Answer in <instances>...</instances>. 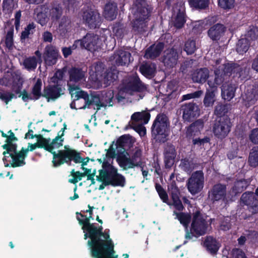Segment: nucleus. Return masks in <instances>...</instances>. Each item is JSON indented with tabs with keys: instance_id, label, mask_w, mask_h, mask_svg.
Instances as JSON below:
<instances>
[{
	"instance_id": "36",
	"label": "nucleus",
	"mask_w": 258,
	"mask_h": 258,
	"mask_svg": "<svg viewBox=\"0 0 258 258\" xmlns=\"http://www.w3.org/2000/svg\"><path fill=\"white\" fill-rule=\"evenodd\" d=\"M224 32L223 25L217 24L212 27L208 31V35L212 40L219 39L221 34Z\"/></svg>"
},
{
	"instance_id": "52",
	"label": "nucleus",
	"mask_w": 258,
	"mask_h": 258,
	"mask_svg": "<svg viewBox=\"0 0 258 258\" xmlns=\"http://www.w3.org/2000/svg\"><path fill=\"white\" fill-rule=\"evenodd\" d=\"M197 49L195 40L189 39L185 42L184 45V50L187 54L193 53Z\"/></svg>"
},
{
	"instance_id": "15",
	"label": "nucleus",
	"mask_w": 258,
	"mask_h": 258,
	"mask_svg": "<svg viewBox=\"0 0 258 258\" xmlns=\"http://www.w3.org/2000/svg\"><path fill=\"white\" fill-rule=\"evenodd\" d=\"M225 72H226V70L225 69L224 64L215 70V77L214 78L211 77L208 81V84L210 88L213 89H216L227 79V76L229 75L227 74L225 75Z\"/></svg>"
},
{
	"instance_id": "33",
	"label": "nucleus",
	"mask_w": 258,
	"mask_h": 258,
	"mask_svg": "<svg viewBox=\"0 0 258 258\" xmlns=\"http://www.w3.org/2000/svg\"><path fill=\"white\" fill-rule=\"evenodd\" d=\"M69 90L72 98L75 101L78 100L80 98H83L85 102L88 94L84 91L81 90L79 88L75 87L68 84Z\"/></svg>"
},
{
	"instance_id": "47",
	"label": "nucleus",
	"mask_w": 258,
	"mask_h": 258,
	"mask_svg": "<svg viewBox=\"0 0 258 258\" xmlns=\"http://www.w3.org/2000/svg\"><path fill=\"white\" fill-rule=\"evenodd\" d=\"M190 6L197 9H205L209 4V0H188Z\"/></svg>"
},
{
	"instance_id": "5",
	"label": "nucleus",
	"mask_w": 258,
	"mask_h": 258,
	"mask_svg": "<svg viewBox=\"0 0 258 258\" xmlns=\"http://www.w3.org/2000/svg\"><path fill=\"white\" fill-rule=\"evenodd\" d=\"M147 87L143 84L136 75H133L124 80L121 87L122 92L130 95L146 91Z\"/></svg>"
},
{
	"instance_id": "39",
	"label": "nucleus",
	"mask_w": 258,
	"mask_h": 258,
	"mask_svg": "<svg viewBox=\"0 0 258 258\" xmlns=\"http://www.w3.org/2000/svg\"><path fill=\"white\" fill-rule=\"evenodd\" d=\"M141 73L146 77H152L156 71L155 64L152 63H146L140 67Z\"/></svg>"
},
{
	"instance_id": "41",
	"label": "nucleus",
	"mask_w": 258,
	"mask_h": 258,
	"mask_svg": "<svg viewBox=\"0 0 258 258\" xmlns=\"http://www.w3.org/2000/svg\"><path fill=\"white\" fill-rule=\"evenodd\" d=\"M114 94L112 90H109L102 95L101 105L100 106L105 107L112 106L113 105Z\"/></svg>"
},
{
	"instance_id": "25",
	"label": "nucleus",
	"mask_w": 258,
	"mask_h": 258,
	"mask_svg": "<svg viewBox=\"0 0 258 258\" xmlns=\"http://www.w3.org/2000/svg\"><path fill=\"white\" fill-rule=\"evenodd\" d=\"M209 77V72L207 68L197 69L191 74V79L194 82L198 83H205Z\"/></svg>"
},
{
	"instance_id": "10",
	"label": "nucleus",
	"mask_w": 258,
	"mask_h": 258,
	"mask_svg": "<svg viewBox=\"0 0 258 258\" xmlns=\"http://www.w3.org/2000/svg\"><path fill=\"white\" fill-rule=\"evenodd\" d=\"M204 176L202 171L194 172L187 182V188L192 195H196L201 191L204 187Z\"/></svg>"
},
{
	"instance_id": "35",
	"label": "nucleus",
	"mask_w": 258,
	"mask_h": 258,
	"mask_svg": "<svg viewBox=\"0 0 258 258\" xmlns=\"http://www.w3.org/2000/svg\"><path fill=\"white\" fill-rule=\"evenodd\" d=\"M101 99H100L97 95H91L90 96L87 95L85 105L80 107V108L85 109L86 108H89L90 105L95 104L96 106V109L99 110L101 107H103L101 105Z\"/></svg>"
},
{
	"instance_id": "26",
	"label": "nucleus",
	"mask_w": 258,
	"mask_h": 258,
	"mask_svg": "<svg viewBox=\"0 0 258 258\" xmlns=\"http://www.w3.org/2000/svg\"><path fill=\"white\" fill-rule=\"evenodd\" d=\"M225 66V69L226 72H225V75L227 74L229 76L232 73L235 74L236 76L242 77L246 72V68L241 67L237 64H224Z\"/></svg>"
},
{
	"instance_id": "42",
	"label": "nucleus",
	"mask_w": 258,
	"mask_h": 258,
	"mask_svg": "<svg viewBox=\"0 0 258 258\" xmlns=\"http://www.w3.org/2000/svg\"><path fill=\"white\" fill-rule=\"evenodd\" d=\"M171 198L173 201L172 205L174 206L175 208L178 211H182L183 206L179 198L178 190L174 188L171 191Z\"/></svg>"
},
{
	"instance_id": "4",
	"label": "nucleus",
	"mask_w": 258,
	"mask_h": 258,
	"mask_svg": "<svg viewBox=\"0 0 258 258\" xmlns=\"http://www.w3.org/2000/svg\"><path fill=\"white\" fill-rule=\"evenodd\" d=\"M169 125V122L166 115L161 114L157 115L152 125V132L156 140L160 142H165Z\"/></svg>"
},
{
	"instance_id": "50",
	"label": "nucleus",
	"mask_w": 258,
	"mask_h": 258,
	"mask_svg": "<svg viewBox=\"0 0 258 258\" xmlns=\"http://www.w3.org/2000/svg\"><path fill=\"white\" fill-rule=\"evenodd\" d=\"M35 26L34 23L29 24L21 33V39L24 40L32 34L35 31Z\"/></svg>"
},
{
	"instance_id": "34",
	"label": "nucleus",
	"mask_w": 258,
	"mask_h": 258,
	"mask_svg": "<svg viewBox=\"0 0 258 258\" xmlns=\"http://www.w3.org/2000/svg\"><path fill=\"white\" fill-rule=\"evenodd\" d=\"M204 245L211 253L215 254L220 247V244L212 237L208 236L204 242Z\"/></svg>"
},
{
	"instance_id": "55",
	"label": "nucleus",
	"mask_w": 258,
	"mask_h": 258,
	"mask_svg": "<svg viewBox=\"0 0 258 258\" xmlns=\"http://www.w3.org/2000/svg\"><path fill=\"white\" fill-rule=\"evenodd\" d=\"M247 186L246 182L245 180H239L235 183L234 186L233 187V191L236 194L239 192H242Z\"/></svg>"
},
{
	"instance_id": "14",
	"label": "nucleus",
	"mask_w": 258,
	"mask_h": 258,
	"mask_svg": "<svg viewBox=\"0 0 258 258\" xmlns=\"http://www.w3.org/2000/svg\"><path fill=\"white\" fill-rule=\"evenodd\" d=\"M64 90L59 85L49 84L44 88L42 97L46 98L47 101H54L64 94Z\"/></svg>"
},
{
	"instance_id": "49",
	"label": "nucleus",
	"mask_w": 258,
	"mask_h": 258,
	"mask_svg": "<svg viewBox=\"0 0 258 258\" xmlns=\"http://www.w3.org/2000/svg\"><path fill=\"white\" fill-rule=\"evenodd\" d=\"M91 172V170H88L85 171L84 173H81L79 171H75V170H72L71 171V175L73 178L69 179V182L73 183H77L79 180H80L82 177L86 175L88 173Z\"/></svg>"
},
{
	"instance_id": "48",
	"label": "nucleus",
	"mask_w": 258,
	"mask_h": 258,
	"mask_svg": "<svg viewBox=\"0 0 258 258\" xmlns=\"http://www.w3.org/2000/svg\"><path fill=\"white\" fill-rule=\"evenodd\" d=\"M37 64V59L35 56L26 58L23 61L24 67L29 71L35 69Z\"/></svg>"
},
{
	"instance_id": "56",
	"label": "nucleus",
	"mask_w": 258,
	"mask_h": 258,
	"mask_svg": "<svg viewBox=\"0 0 258 258\" xmlns=\"http://www.w3.org/2000/svg\"><path fill=\"white\" fill-rule=\"evenodd\" d=\"M155 187L157 191L158 192L160 198L162 200L163 202L167 203L169 205H170V204L168 203L167 194L162 187V186L159 184L156 183Z\"/></svg>"
},
{
	"instance_id": "11",
	"label": "nucleus",
	"mask_w": 258,
	"mask_h": 258,
	"mask_svg": "<svg viewBox=\"0 0 258 258\" xmlns=\"http://www.w3.org/2000/svg\"><path fill=\"white\" fill-rule=\"evenodd\" d=\"M8 136L6 140V144L3 145V148L6 151L3 152L4 157L3 160L9 162L10 160H13V157H15L17 152V146L13 143V141H16L17 139L15 137L14 134L11 130L8 132Z\"/></svg>"
},
{
	"instance_id": "43",
	"label": "nucleus",
	"mask_w": 258,
	"mask_h": 258,
	"mask_svg": "<svg viewBox=\"0 0 258 258\" xmlns=\"http://www.w3.org/2000/svg\"><path fill=\"white\" fill-rule=\"evenodd\" d=\"M42 81L40 79H38L32 89V95L34 100L38 99L42 96L41 93Z\"/></svg>"
},
{
	"instance_id": "45",
	"label": "nucleus",
	"mask_w": 258,
	"mask_h": 258,
	"mask_svg": "<svg viewBox=\"0 0 258 258\" xmlns=\"http://www.w3.org/2000/svg\"><path fill=\"white\" fill-rule=\"evenodd\" d=\"M258 38V28L256 26H250L245 35V39L250 43L251 41L256 40Z\"/></svg>"
},
{
	"instance_id": "6",
	"label": "nucleus",
	"mask_w": 258,
	"mask_h": 258,
	"mask_svg": "<svg viewBox=\"0 0 258 258\" xmlns=\"http://www.w3.org/2000/svg\"><path fill=\"white\" fill-rule=\"evenodd\" d=\"M150 117V114L148 112H135L131 116L129 124L138 132L140 136H144L146 134V128L143 125L148 122Z\"/></svg>"
},
{
	"instance_id": "51",
	"label": "nucleus",
	"mask_w": 258,
	"mask_h": 258,
	"mask_svg": "<svg viewBox=\"0 0 258 258\" xmlns=\"http://www.w3.org/2000/svg\"><path fill=\"white\" fill-rule=\"evenodd\" d=\"M71 28V23L70 19L66 17H63L59 25V30L63 33L67 32Z\"/></svg>"
},
{
	"instance_id": "62",
	"label": "nucleus",
	"mask_w": 258,
	"mask_h": 258,
	"mask_svg": "<svg viewBox=\"0 0 258 258\" xmlns=\"http://www.w3.org/2000/svg\"><path fill=\"white\" fill-rule=\"evenodd\" d=\"M14 96V94L8 92L2 94L0 95V98L4 100L6 104H8L9 101H11Z\"/></svg>"
},
{
	"instance_id": "30",
	"label": "nucleus",
	"mask_w": 258,
	"mask_h": 258,
	"mask_svg": "<svg viewBox=\"0 0 258 258\" xmlns=\"http://www.w3.org/2000/svg\"><path fill=\"white\" fill-rule=\"evenodd\" d=\"M117 15V5L114 3H108L105 7L104 17L110 21L114 20Z\"/></svg>"
},
{
	"instance_id": "22",
	"label": "nucleus",
	"mask_w": 258,
	"mask_h": 258,
	"mask_svg": "<svg viewBox=\"0 0 258 258\" xmlns=\"http://www.w3.org/2000/svg\"><path fill=\"white\" fill-rule=\"evenodd\" d=\"M184 9L182 7H178L177 6L173 8V14L172 23L173 26L179 29L182 27L184 23Z\"/></svg>"
},
{
	"instance_id": "38",
	"label": "nucleus",
	"mask_w": 258,
	"mask_h": 258,
	"mask_svg": "<svg viewBox=\"0 0 258 258\" xmlns=\"http://www.w3.org/2000/svg\"><path fill=\"white\" fill-rule=\"evenodd\" d=\"M117 74L115 70H108L104 73L102 81L105 87L110 85L117 79Z\"/></svg>"
},
{
	"instance_id": "21",
	"label": "nucleus",
	"mask_w": 258,
	"mask_h": 258,
	"mask_svg": "<svg viewBox=\"0 0 258 258\" xmlns=\"http://www.w3.org/2000/svg\"><path fill=\"white\" fill-rule=\"evenodd\" d=\"M226 195V186L220 183L214 185L209 191V198L213 202L224 200Z\"/></svg>"
},
{
	"instance_id": "12",
	"label": "nucleus",
	"mask_w": 258,
	"mask_h": 258,
	"mask_svg": "<svg viewBox=\"0 0 258 258\" xmlns=\"http://www.w3.org/2000/svg\"><path fill=\"white\" fill-rule=\"evenodd\" d=\"M37 147H41L40 146L38 142V143L34 144L29 143L27 149H24V148H22L20 152H17L15 157L13 158V160L9 161L11 166L14 167L21 166L25 164L24 159L26 157L28 152L29 151H32L35 150Z\"/></svg>"
},
{
	"instance_id": "17",
	"label": "nucleus",
	"mask_w": 258,
	"mask_h": 258,
	"mask_svg": "<svg viewBox=\"0 0 258 258\" xmlns=\"http://www.w3.org/2000/svg\"><path fill=\"white\" fill-rule=\"evenodd\" d=\"M117 65L123 66L128 64L131 61V53L125 49H119L110 58Z\"/></svg>"
},
{
	"instance_id": "13",
	"label": "nucleus",
	"mask_w": 258,
	"mask_h": 258,
	"mask_svg": "<svg viewBox=\"0 0 258 258\" xmlns=\"http://www.w3.org/2000/svg\"><path fill=\"white\" fill-rule=\"evenodd\" d=\"M142 151L139 149H136L135 152L130 158H124L120 160V166L124 169L132 168L135 166H141Z\"/></svg>"
},
{
	"instance_id": "23",
	"label": "nucleus",
	"mask_w": 258,
	"mask_h": 258,
	"mask_svg": "<svg viewBox=\"0 0 258 258\" xmlns=\"http://www.w3.org/2000/svg\"><path fill=\"white\" fill-rule=\"evenodd\" d=\"M183 118L187 121L200 115V110L197 105L193 103L186 104L182 106Z\"/></svg>"
},
{
	"instance_id": "24",
	"label": "nucleus",
	"mask_w": 258,
	"mask_h": 258,
	"mask_svg": "<svg viewBox=\"0 0 258 258\" xmlns=\"http://www.w3.org/2000/svg\"><path fill=\"white\" fill-rule=\"evenodd\" d=\"M43 56L46 63L48 66H52L57 61L58 51L55 47L47 45L45 48Z\"/></svg>"
},
{
	"instance_id": "37",
	"label": "nucleus",
	"mask_w": 258,
	"mask_h": 258,
	"mask_svg": "<svg viewBox=\"0 0 258 258\" xmlns=\"http://www.w3.org/2000/svg\"><path fill=\"white\" fill-rule=\"evenodd\" d=\"M204 127L203 122L198 120L192 123L186 131V135L188 137H192L197 135Z\"/></svg>"
},
{
	"instance_id": "3",
	"label": "nucleus",
	"mask_w": 258,
	"mask_h": 258,
	"mask_svg": "<svg viewBox=\"0 0 258 258\" xmlns=\"http://www.w3.org/2000/svg\"><path fill=\"white\" fill-rule=\"evenodd\" d=\"M99 161L102 163L103 170L105 172V174H103V180L106 184H110L113 186H123L125 183L124 177L117 173V169L114 168L109 163L103 159H99Z\"/></svg>"
},
{
	"instance_id": "31",
	"label": "nucleus",
	"mask_w": 258,
	"mask_h": 258,
	"mask_svg": "<svg viewBox=\"0 0 258 258\" xmlns=\"http://www.w3.org/2000/svg\"><path fill=\"white\" fill-rule=\"evenodd\" d=\"M5 42L7 47L9 49L12 48L14 46V27L7 24L5 28Z\"/></svg>"
},
{
	"instance_id": "28",
	"label": "nucleus",
	"mask_w": 258,
	"mask_h": 258,
	"mask_svg": "<svg viewBox=\"0 0 258 258\" xmlns=\"http://www.w3.org/2000/svg\"><path fill=\"white\" fill-rule=\"evenodd\" d=\"M164 48L163 43L159 42L151 46L146 51L145 57L153 59L159 56Z\"/></svg>"
},
{
	"instance_id": "8",
	"label": "nucleus",
	"mask_w": 258,
	"mask_h": 258,
	"mask_svg": "<svg viewBox=\"0 0 258 258\" xmlns=\"http://www.w3.org/2000/svg\"><path fill=\"white\" fill-rule=\"evenodd\" d=\"M207 216L205 214L197 211L194 214L191 223V230L196 234L202 235L205 234L209 229V225L211 221L209 222L207 220Z\"/></svg>"
},
{
	"instance_id": "53",
	"label": "nucleus",
	"mask_w": 258,
	"mask_h": 258,
	"mask_svg": "<svg viewBox=\"0 0 258 258\" xmlns=\"http://www.w3.org/2000/svg\"><path fill=\"white\" fill-rule=\"evenodd\" d=\"M214 97V90L212 91H207L204 100V104L205 106H212L215 101Z\"/></svg>"
},
{
	"instance_id": "7",
	"label": "nucleus",
	"mask_w": 258,
	"mask_h": 258,
	"mask_svg": "<svg viewBox=\"0 0 258 258\" xmlns=\"http://www.w3.org/2000/svg\"><path fill=\"white\" fill-rule=\"evenodd\" d=\"M78 45L82 46L89 51L94 52L101 48L102 42L97 35L88 33L81 40H77L73 45L76 48Z\"/></svg>"
},
{
	"instance_id": "27",
	"label": "nucleus",
	"mask_w": 258,
	"mask_h": 258,
	"mask_svg": "<svg viewBox=\"0 0 258 258\" xmlns=\"http://www.w3.org/2000/svg\"><path fill=\"white\" fill-rule=\"evenodd\" d=\"M70 84L71 82L81 84L85 81V73L80 69L73 68L70 72Z\"/></svg>"
},
{
	"instance_id": "54",
	"label": "nucleus",
	"mask_w": 258,
	"mask_h": 258,
	"mask_svg": "<svg viewBox=\"0 0 258 258\" xmlns=\"http://www.w3.org/2000/svg\"><path fill=\"white\" fill-rule=\"evenodd\" d=\"M174 214L176 216V218L178 219L180 223L182 224L184 227H187L190 221V217L189 215L184 213H178L174 212Z\"/></svg>"
},
{
	"instance_id": "18",
	"label": "nucleus",
	"mask_w": 258,
	"mask_h": 258,
	"mask_svg": "<svg viewBox=\"0 0 258 258\" xmlns=\"http://www.w3.org/2000/svg\"><path fill=\"white\" fill-rule=\"evenodd\" d=\"M83 19L90 28H95L101 24V17L96 11H86L84 12Z\"/></svg>"
},
{
	"instance_id": "64",
	"label": "nucleus",
	"mask_w": 258,
	"mask_h": 258,
	"mask_svg": "<svg viewBox=\"0 0 258 258\" xmlns=\"http://www.w3.org/2000/svg\"><path fill=\"white\" fill-rule=\"evenodd\" d=\"M250 139L253 143L258 144V128L253 129L251 131Z\"/></svg>"
},
{
	"instance_id": "46",
	"label": "nucleus",
	"mask_w": 258,
	"mask_h": 258,
	"mask_svg": "<svg viewBox=\"0 0 258 258\" xmlns=\"http://www.w3.org/2000/svg\"><path fill=\"white\" fill-rule=\"evenodd\" d=\"M249 165L253 167L258 166V147H254L249 153L248 158Z\"/></svg>"
},
{
	"instance_id": "29",
	"label": "nucleus",
	"mask_w": 258,
	"mask_h": 258,
	"mask_svg": "<svg viewBox=\"0 0 258 258\" xmlns=\"http://www.w3.org/2000/svg\"><path fill=\"white\" fill-rule=\"evenodd\" d=\"M176 157L175 148L173 146H169L164 153V162L166 167H171L173 165Z\"/></svg>"
},
{
	"instance_id": "9",
	"label": "nucleus",
	"mask_w": 258,
	"mask_h": 258,
	"mask_svg": "<svg viewBox=\"0 0 258 258\" xmlns=\"http://www.w3.org/2000/svg\"><path fill=\"white\" fill-rule=\"evenodd\" d=\"M231 126L230 119L227 116L219 117L214 124L213 133L217 138H224L229 133Z\"/></svg>"
},
{
	"instance_id": "1",
	"label": "nucleus",
	"mask_w": 258,
	"mask_h": 258,
	"mask_svg": "<svg viewBox=\"0 0 258 258\" xmlns=\"http://www.w3.org/2000/svg\"><path fill=\"white\" fill-rule=\"evenodd\" d=\"M63 141V139L61 136H57L51 142L50 139H41L39 144L40 146L53 154L52 162L54 166H59L64 163H70L72 160L76 163L82 162V159L79 154L68 146H65L63 150H59L57 153L53 151V150L62 146Z\"/></svg>"
},
{
	"instance_id": "20",
	"label": "nucleus",
	"mask_w": 258,
	"mask_h": 258,
	"mask_svg": "<svg viewBox=\"0 0 258 258\" xmlns=\"http://www.w3.org/2000/svg\"><path fill=\"white\" fill-rule=\"evenodd\" d=\"M179 56L177 50L174 48L168 49L164 52L163 62L166 67L172 68L177 64Z\"/></svg>"
},
{
	"instance_id": "57",
	"label": "nucleus",
	"mask_w": 258,
	"mask_h": 258,
	"mask_svg": "<svg viewBox=\"0 0 258 258\" xmlns=\"http://www.w3.org/2000/svg\"><path fill=\"white\" fill-rule=\"evenodd\" d=\"M235 0H219L218 5L224 9H230L234 7Z\"/></svg>"
},
{
	"instance_id": "2",
	"label": "nucleus",
	"mask_w": 258,
	"mask_h": 258,
	"mask_svg": "<svg viewBox=\"0 0 258 258\" xmlns=\"http://www.w3.org/2000/svg\"><path fill=\"white\" fill-rule=\"evenodd\" d=\"M151 11V7L145 0H136L132 8L134 16L132 26L135 32L142 33L146 31L147 20Z\"/></svg>"
},
{
	"instance_id": "44",
	"label": "nucleus",
	"mask_w": 258,
	"mask_h": 258,
	"mask_svg": "<svg viewBox=\"0 0 258 258\" xmlns=\"http://www.w3.org/2000/svg\"><path fill=\"white\" fill-rule=\"evenodd\" d=\"M250 43L246 39L241 38L237 43L236 51L241 54L245 53L249 48Z\"/></svg>"
},
{
	"instance_id": "16",
	"label": "nucleus",
	"mask_w": 258,
	"mask_h": 258,
	"mask_svg": "<svg viewBox=\"0 0 258 258\" xmlns=\"http://www.w3.org/2000/svg\"><path fill=\"white\" fill-rule=\"evenodd\" d=\"M242 98L247 103L246 105L253 104L258 99V85L252 84L246 86Z\"/></svg>"
},
{
	"instance_id": "63",
	"label": "nucleus",
	"mask_w": 258,
	"mask_h": 258,
	"mask_svg": "<svg viewBox=\"0 0 258 258\" xmlns=\"http://www.w3.org/2000/svg\"><path fill=\"white\" fill-rule=\"evenodd\" d=\"M232 258H246L244 253L240 249H234L232 251Z\"/></svg>"
},
{
	"instance_id": "19",
	"label": "nucleus",
	"mask_w": 258,
	"mask_h": 258,
	"mask_svg": "<svg viewBox=\"0 0 258 258\" xmlns=\"http://www.w3.org/2000/svg\"><path fill=\"white\" fill-rule=\"evenodd\" d=\"M241 201L248 206V209L253 214L258 212V199L253 192H245L242 194Z\"/></svg>"
},
{
	"instance_id": "58",
	"label": "nucleus",
	"mask_w": 258,
	"mask_h": 258,
	"mask_svg": "<svg viewBox=\"0 0 258 258\" xmlns=\"http://www.w3.org/2000/svg\"><path fill=\"white\" fill-rule=\"evenodd\" d=\"M228 107L226 105L218 104L217 105L215 109V113L220 116H225L224 114L227 112Z\"/></svg>"
},
{
	"instance_id": "40",
	"label": "nucleus",
	"mask_w": 258,
	"mask_h": 258,
	"mask_svg": "<svg viewBox=\"0 0 258 258\" xmlns=\"http://www.w3.org/2000/svg\"><path fill=\"white\" fill-rule=\"evenodd\" d=\"M49 12V9L45 6L41 7V10L38 12L37 21L41 26L45 25L48 22L49 19L48 13Z\"/></svg>"
},
{
	"instance_id": "59",
	"label": "nucleus",
	"mask_w": 258,
	"mask_h": 258,
	"mask_svg": "<svg viewBox=\"0 0 258 258\" xmlns=\"http://www.w3.org/2000/svg\"><path fill=\"white\" fill-rule=\"evenodd\" d=\"M3 8L4 10L11 12L15 8V3L14 0H3Z\"/></svg>"
},
{
	"instance_id": "61",
	"label": "nucleus",
	"mask_w": 258,
	"mask_h": 258,
	"mask_svg": "<svg viewBox=\"0 0 258 258\" xmlns=\"http://www.w3.org/2000/svg\"><path fill=\"white\" fill-rule=\"evenodd\" d=\"M64 4L69 11H74L78 5V2L76 0H65Z\"/></svg>"
},
{
	"instance_id": "32",
	"label": "nucleus",
	"mask_w": 258,
	"mask_h": 258,
	"mask_svg": "<svg viewBox=\"0 0 258 258\" xmlns=\"http://www.w3.org/2000/svg\"><path fill=\"white\" fill-rule=\"evenodd\" d=\"M236 87L229 83H225L222 87V96L224 99L230 100L235 95Z\"/></svg>"
},
{
	"instance_id": "60",
	"label": "nucleus",
	"mask_w": 258,
	"mask_h": 258,
	"mask_svg": "<svg viewBox=\"0 0 258 258\" xmlns=\"http://www.w3.org/2000/svg\"><path fill=\"white\" fill-rule=\"evenodd\" d=\"M50 13L53 19L57 20L62 14V10L59 7L54 8L51 10Z\"/></svg>"
}]
</instances>
